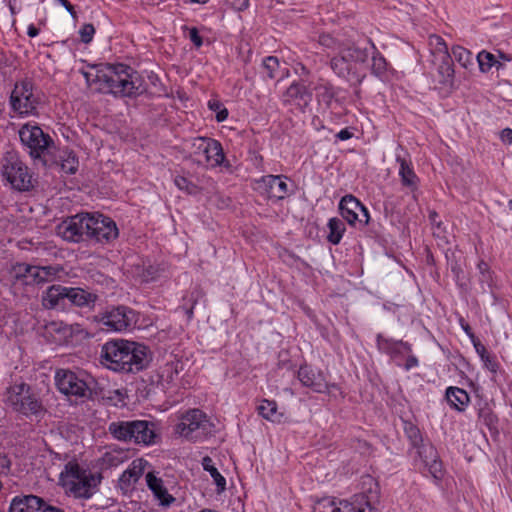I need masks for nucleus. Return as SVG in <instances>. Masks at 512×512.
Masks as SVG:
<instances>
[{"instance_id":"nucleus-1","label":"nucleus","mask_w":512,"mask_h":512,"mask_svg":"<svg viewBox=\"0 0 512 512\" xmlns=\"http://www.w3.org/2000/svg\"><path fill=\"white\" fill-rule=\"evenodd\" d=\"M151 361L148 348L136 342L115 340L105 343L101 350V363L119 373H137Z\"/></svg>"},{"instance_id":"nucleus-2","label":"nucleus","mask_w":512,"mask_h":512,"mask_svg":"<svg viewBox=\"0 0 512 512\" xmlns=\"http://www.w3.org/2000/svg\"><path fill=\"white\" fill-rule=\"evenodd\" d=\"M379 498L378 484L373 483L366 492L354 495L352 501L322 498L315 503L314 512H381Z\"/></svg>"},{"instance_id":"nucleus-3","label":"nucleus","mask_w":512,"mask_h":512,"mask_svg":"<svg viewBox=\"0 0 512 512\" xmlns=\"http://www.w3.org/2000/svg\"><path fill=\"white\" fill-rule=\"evenodd\" d=\"M368 57L369 52L366 48L343 45L339 47V54L331 59V68L337 75L358 86L366 77V73L359 65H363Z\"/></svg>"},{"instance_id":"nucleus-4","label":"nucleus","mask_w":512,"mask_h":512,"mask_svg":"<svg viewBox=\"0 0 512 512\" xmlns=\"http://www.w3.org/2000/svg\"><path fill=\"white\" fill-rule=\"evenodd\" d=\"M105 89L120 97H134L145 91L142 77L130 66L124 64L108 65Z\"/></svg>"},{"instance_id":"nucleus-5","label":"nucleus","mask_w":512,"mask_h":512,"mask_svg":"<svg viewBox=\"0 0 512 512\" xmlns=\"http://www.w3.org/2000/svg\"><path fill=\"white\" fill-rule=\"evenodd\" d=\"M54 378L57 389L66 396L93 399L97 395V381L85 371L58 369Z\"/></svg>"},{"instance_id":"nucleus-6","label":"nucleus","mask_w":512,"mask_h":512,"mask_svg":"<svg viewBox=\"0 0 512 512\" xmlns=\"http://www.w3.org/2000/svg\"><path fill=\"white\" fill-rule=\"evenodd\" d=\"M61 480L75 498L88 499L96 492L101 476L80 467L78 463L69 462L61 473Z\"/></svg>"},{"instance_id":"nucleus-7","label":"nucleus","mask_w":512,"mask_h":512,"mask_svg":"<svg viewBox=\"0 0 512 512\" xmlns=\"http://www.w3.org/2000/svg\"><path fill=\"white\" fill-rule=\"evenodd\" d=\"M19 136L22 143L29 148L33 159L39 160L45 167L58 164L54 156L55 143L40 127L25 125L20 129Z\"/></svg>"},{"instance_id":"nucleus-8","label":"nucleus","mask_w":512,"mask_h":512,"mask_svg":"<svg viewBox=\"0 0 512 512\" xmlns=\"http://www.w3.org/2000/svg\"><path fill=\"white\" fill-rule=\"evenodd\" d=\"M0 171L3 180L17 191H29L34 187L32 173L14 150L3 154L0 160Z\"/></svg>"},{"instance_id":"nucleus-9","label":"nucleus","mask_w":512,"mask_h":512,"mask_svg":"<svg viewBox=\"0 0 512 512\" xmlns=\"http://www.w3.org/2000/svg\"><path fill=\"white\" fill-rule=\"evenodd\" d=\"M212 423L200 409H190L179 417L175 433L189 441H199L212 432Z\"/></svg>"},{"instance_id":"nucleus-10","label":"nucleus","mask_w":512,"mask_h":512,"mask_svg":"<svg viewBox=\"0 0 512 512\" xmlns=\"http://www.w3.org/2000/svg\"><path fill=\"white\" fill-rule=\"evenodd\" d=\"M94 320L105 326L107 330L124 332L136 326L138 315L130 307L118 305L107 307L106 310L96 314Z\"/></svg>"},{"instance_id":"nucleus-11","label":"nucleus","mask_w":512,"mask_h":512,"mask_svg":"<svg viewBox=\"0 0 512 512\" xmlns=\"http://www.w3.org/2000/svg\"><path fill=\"white\" fill-rule=\"evenodd\" d=\"M6 402L14 411L25 416H38L44 412L41 401L30 392V387L24 383L8 388Z\"/></svg>"},{"instance_id":"nucleus-12","label":"nucleus","mask_w":512,"mask_h":512,"mask_svg":"<svg viewBox=\"0 0 512 512\" xmlns=\"http://www.w3.org/2000/svg\"><path fill=\"white\" fill-rule=\"evenodd\" d=\"M10 104L13 111L20 115L36 114L39 98L34 94L30 81H21L15 84L11 92Z\"/></svg>"},{"instance_id":"nucleus-13","label":"nucleus","mask_w":512,"mask_h":512,"mask_svg":"<svg viewBox=\"0 0 512 512\" xmlns=\"http://www.w3.org/2000/svg\"><path fill=\"white\" fill-rule=\"evenodd\" d=\"M89 217V213L68 217L57 226V235L65 241L74 243L88 239Z\"/></svg>"},{"instance_id":"nucleus-14","label":"nucleus","mask_w":512,"mask_h":512,"mask_svg":"<svg viewBox=\"0 0 512 512\" xmlns=\"http://www.w3.org/2000/svg\"><path fill=\"white\" fill-rule=\"evenodd\" d=\"M116 223L102 214H90L88 239L101 244H110L118 237Z\"/></svg>"},{"instance_id":"nucleus-15","label":"nucleus","mask_w":512,"mask_h":512,"mask_svg":"<svg viewBox=\"0 0 512 512\" xmlns=\"http://www.w3.org/2000/svg\"><path fill=\"white\" fill-rule=\"evenodd\" d=\"M192 153L196 156H204L205 161L211 167H218L224 164L225 155L222 145L219 141L206 138L197 137L191 142Z\"/></svg>"},{"instance_id":"nucleus-16","label":"nucleus","mask_w":512,"mask_h":512,"mask_svg":"<svg viewBox=\"0 0 512 512\" xmlns=\"http://www.w3.org/2000/svg\"><path fill=\"white\" fill-rule=\"evenodd\" d=\"M53 508L43 498L33 494H20L10 503L9 512H48Z\"/></svg>"},{"instance_id":"nucleus-17","label":"nucleus","mask_w":512,"mask_h":512,"mask_svg":"<svg viewBox=\"0 0 512 512\" xmlns=\"http://www.w3.org/2000/svg\"><path fill=\"white\" fill-rule=\"evenodd\" d=\"M297 377L303 386L311 388L316 393H325L329 390L330 386L321 370L302 365L298 370Z\"/></svg>"},{"instance_id":"nucleus-18","label":"nucleus","mask_w":512,"mask_h":512,"mask_svg":"<svg viewBox=\"0 0 512 512\" xmlns=\"http://www.w3.org/2000/svg\"><path fill=\"white\" fill-rule=\"evenodd\" d=\"M259 189L270 199L282 200L289 194L286 177L266 175L258 181Z\"/></svg>"},{"instance_id":"nucleus-19","label":"nucleus","mask_w":512,"mask_h":512,"mask_svg":"<svg viewBox=\"0 0 512 512\" xmlns=\"http://www.w3.org/2000/svg\"><path fill=\"white\" fill-rule=\"evenodd\" d=\"M431 40L435 42L437 50L439 52L440 64L438 66V74L442 84L451 85L454 79V68L451 55L448 53V48L443 39L439 36L431 37Z\"/></svg>"},{"instance_id":"nucleus-20","label":"nucleus","mask_w":512,"mask_h":512,"mask_svg":"<svg viewBox=\"0 0 512 512\" xmlns=\"http://www.w3.org/2000/svg\"><path fill=\"white\" fill-rule=\"evenodd\" d=\"M129 434L131 435L129 442L139 445L153 444L156 438L154 424L146 420L130 421Z\"/></svg>"},{"instance_id":"nucleus-21","label":"nucleus","mask_w":512,"mask_h":512,"mask_svg":"<svg viewBox=\"0 0 512 512\" xmlns=\"http://www.w3.org/2000/svg\"><path fill=\"white\" fill-rule=\"evenodd\" d=\"M69 287L62 285H51L42 294V305L50 310H64L68 301Z\"/></svg>"},{"instance_id":"nucleus-22","label":"nucleus","mask_w":512,"mask_h":512,"mask_svg":"<svg viewBox=\"0 0 512 512\" xmlns=\"http://www.w3.org/2000/svg\"><path fill=\"white\" fill-rule=\"evenodd\" d=\"M68 301L78 308H87L92 310L99 300V295L81 288V287H69Z\"/></svg>"},{"instance_id":"nucleus-23","label":"nucleus","mask_w":512,"mask_h":512,"mask_svg":"<svg viewBox=\"0 0 512 512\" xmlns=\"http://www.w3.org/2000/svg\"><path fill=\"white\" fill-rule=\"evenodd\" d=\"M312 100V93L303 83L294 82L286 90L284 101L305 108Z\"/></svg>"},{"instance_id":"nucleus-24","label":"nucleus","mask_w":512,"mask_h":512,"mask_svg":"<svg viewBox=\"0 0 512 512\" xmlns=\"http://www.w3.org/2000/svg\"><path fill=\"white\" fill-rule=\"evenodd\" d=\"M145 479L148 488L152 491L160 505L169 507L175 501V498L165 488L163 480L157 477L154 472H148Z\"/></svg>"},{"instance_id":"nucleus-25","label":"nucleus","mask_w":512,"mask_h":512,"mask_svg":"<svg viewBox=\"0 0 512 512\" xmlns=\"http://www.w3.org/2000/svg\"><path fill=\"white\" fill-rule=\"evenodd\" d=\"M419 457L422 459L425 466L428 467L429 472L434 478L441 477V463L437 460V452L430 444H422L417 451Z\"/></svg>"},{"instance_id":"nucleus-26","label":"nucleus","mask_w":512,"mask_h":512,"mask_svg":"<svg viewBox=\"0 0 512 512\" xmlns=\"http://www.w3.org/2000/svg\"><path fill=\"white\" fill-rule=\"evenodd\" d=\"M362 209V203L353 195H345L339 203L341 216L350 224L355 225L358 220V212Z\"/></svg>"},{"instance_id":"nucleus-27","label":"nucleus","mask_w":512,"mask_h":512,"mask_svg":"<svg viewBox=\"0 0 512 512\" xmlns=\"http://www.w3.org/2000/svg\"><path fill=\"white\" fill-rule=\"evenodd\" d=\"M396 161L399 163V176L402 185L410 189L411 192L416 191L419 185V178L415 174L411 164L400 156H397Z\"/></svg>"},{"instance_id":"nucleus-28","label":"nucleus","mask_w":512,"mask_h":512,"mask_svg":"<svg viewBox=\"0 0 512 512\" xmlns=\"http://www.w3.org/2000/svg\"><path fill=\"white\" fill-rule=\"evenodd\" d=\"M478 271H479V285L481 288L482 293H486L490 291L492 298L494 302L497 300L494 292H493V286H494V279L493 274L490 271L489 265L485 261H480L477 265Z\"/></svg>"},{"instance_id":"nucleus-29","label":"nucleus","mask_w":512,"mask_h":512,"mask_svg":"<svg viewBox=\"0 0 512 512\" xmlns=\"http://www.w3.org/2000/svg\"><path fill=\"white\" fill-rule=\"evenodd\" d=\"M448 403L458 411H464L470 401L468 393L458 387H449L446 391Z\"/></svg>"},{"instance_id":"nucleus-30","label":"nucleus","mask_w":512,"mask_h":512,"mask_svg":"<svg viewBox=\"0 0 512 512\" xmlns=\"http://www.w3.org/2000/svg\"><path fill=\"white\" fill-rule=\"evenodd\" d=\"M93 69L95 71L82 72L87 84L91 86L93 83H99L101 85L100 89L104 90L107 81L108 65H97Z\"/></svg>"},{"instance_id":"nucleus-31","label":"nucleus","mask_w":512,"mask_h":512,"mask_svg":"<svg viewBox=\"0 0 512 512\" xmlns=\"http://www.w3.org/2000/svg\"><path fill=\"white\" fill-rule=\"evenodd\" d=\"M259 414L272 422H281L282 413L277 410V403L272 400L263 399L257 407Z\"/></svg>"},{"instance_id":"nucleus-32","label":"nucleus","mask_w":512,"mask_h":512,"mask_svg":"<svg viewBox=\"0 0 512 512\" xmlns=\"http://www.w3.org/2000/svg\"><path fill=\"white\" fill-rule=\"evenodd\" d=\"M129 428L130 421H115L108 425V432L118 441L129 442L131 440Z\"/></svg>"},{"instance_id":"nucleus-33","label":"nucleus","mask_w":512,"mask_h":512,"mask_svg":"<svg viewBox=\"0 0 512 512\" xmlns=\"http://www.w3.org/2000/svg\"><path fill=\"white\" fill-rule=\"evenodd\" d=\"M203 469L209 472L210 476L213 478L214 483L217 486V492L221 493L226 489V479L219 473L217 468L214 466L212 458L209 456H205L202 459Z\"/></svg>"},{"instance_id":"nucleus-34","label":"nucleus","mask_w":512,"mask_h":512,"mask_svg":"<svg viewBox=\"0 0 512 512\" xmlns=\"http://www.w3.org/2000/svg\"><path fill=\"white\" fill-rule=\"evenodd\" d=\"M328 229L327 240L334 245L338 244L346 230L343 221L339 218H331L328 222Z\"/></svg>"},{"instance_id":"nucleus-35","label":"nucleus","mask_w":512,"mask_h":512,"mask_svg":"<svg viewBox=\"0 0 512 512\" xmlns=\"http://www.w3.org/2000/svg\"><path fill=\"white\" fill-rule=\"evenodd\" d=\"M476 59L479 69L483 73L488 72L492 67L500 69L503 66L502 63L496 59L495 55L485 50L479 52Z\"/></svg>"},{"instance_id":"nucleus-36","label":"nucleus","mask_w":512,"mask_h":512,"mask_svg":"<svg viewBox=\"0 0 512 512\" xmlns=\"http://www.w3.org/2000/svg\"><path fill=\"white\" fill-rule=\"evenodd\" d=\"M376 341L378 349L387 354H392L393 347L396 346H402L404 351L406 352L411 351V345L409 343L404 342L402 340L395 341L393 339H387L382 334L377 335Z\"/></svg>"},{"instance_id":"nucleus-37","label":"nucleus","mask_w":512,"mask_h":512,"mask_svg":"<svg viewBox=\"0 0 512 512\" xmlns=\"http://www.w3.org/2000/svg\"><path fill=\"white\" fill-rule=\"evenodd\" d=\"M61 169L68 174L76 173L78 169V159L72 151H63L59 155Z\"/></svg>"},{"instance_id":"nucleus-38","label":"nucleus","mask_w":512,"mask_h":512,"mask_svg":"<svg viewBox=\"0 0 512 512\" xmlns=\"http://www.w3.org/2000/svg\"><path fill=\"white\" fill-rule=\"evenodd\" d=\"M452 55L455 60L466 69L474 64L472 53L462 46H454L452 48Z\"/></svg>"},{"instance_id":"nucleus-39","label":"nucleus","mask_w":512,"mask_h":512,"mask_svg":"<svg viewBox=\"0 0 512 512\" xmlns=\"http://www.w3.org/2000/svg\"><path fill=\"white\" fill-rule=\"evenodd\" d=\"M371 71L372 74L379 78H383L386 75L387 62L379 53L373 54L372 56Z\"/></svg>"},{"instance_id":"nucleus-40","label":"nucleus","mask_w":512,"mask_h":512,"mask_svg":"<svg viewBox=\"0 0 512 512\" xmlns=\"http://www.w3.org/2000/svg\"><path fill=\"white\" fill-rule=\"evenodd\" d=\"M334 95L333 87L329 84H321L316 87V96L318 100L326 103L327 105L331 102Z\"/></svg>"},{"instance_id":"nucleus-41","label":"nucleus","mask_w":512,"mask_h":512,"mask_svg":"<svg viewBox=\"0 0 512 512\" xmlns=\"http://www.w3.org/2000/svg\"><path fill=\"white\" fill-rule=\"evenodd\" d=\"M262 68L264 70V73H266V75L269 78H271V79L275 78V76H276L275 72L279 68V60H278V58L274 57V56L266 57L263 60Z\"/></svg>"},{"instance_id":"nucleus-42","label":"nucleus","mask_w":512,"mask_h":512,"mask_svg":"<svg viewBox=\"0 0 512 512\" xmlns=\"http://www.w3.org/2000/svg\"><path fill=\"white\" fill-rule=\"evenodd\" d=\"M174 183L180 190L186 191L188 194H197L199 191L197 185L183 176H176Z\"/></svg>"},{"instance_id":"nucleus-43","label":"nucleus","mask_w":512,"mask_h":512,"mask_svg":"<svg viewBox=\"0 0 512 512\" xmlns=\"http://www.w3.org/2000/svg\"><path fill=\"white\" fill-rule=\"evenodd\" d=\"M62 270L63 268L59 265L40 266V273L44 283L54 280Z\"/></svg>"},{"instance_id":"nucleus-44","label":"nucleus","mask_w":512,"mask_h":512,"mask_svg":"<svg viewBox=\"0 0 512 512\" xmlns=\"http://www.w3.org/2000/svg\"><path fill=\"white\" fill-rule=\"evenodd\" d=\"M319 44L323 47L339 52V47H343V44L339 43L335 38L329 34H322L319 36Z\"/></svg>"},{"instance_id":"nucleus-45","label":"nucleus","mask_w":512,"mask_h":512,"mask_svg":"<svg viewBox=\"0 0 512 512\" xmlns=\"http://www.w3.org/2000/svg\"><path fill=\"white\" fill-rule=\"evenodd\" d=\"M46 328L48 329V331L50 333H52V332L59 333L64 337L71 334L70 327L67 324H65L64 322L52 321L46 326Z\"/></svg>"},{"instance_id":"nucleus-46","label":"nucleus","mask_w":512,"mask_h":512,"mask_svg":"<svg viewBox=\"0 0 512 512\" xmlns=\"http://www.w3.org/2000/svg\"><path fill=\"white\" fill-rule=\"evenodd\" d=\"M142 474L141 460H139V464H136V461L133 462V467L131 469L126 470L123 473V478L129 476V480H133V482H137Z\"/></svg>"},{"instance_id":"nucleus-47","label":"nucleus","mask_w":512,"mask_h":512,"mask_svg":"<svg viewBox=\"0 0 512 512\" xmlns=\"http://www.w3.org/2000/svg\"><path fill=\"white\" fill-rule=\"evenodd\" d=\"M79 34L83 43H90L95 34V28L92 24H84L80 29Z\"/></svg>"},{"instance_id":"nucleus-48","label":"nucleus","mask_w":512,"mask_h":512,"mask_svg":"<svg viewBox=\"0 0 512 512\" xmlns=\"http://www.w3.org/2000/svg\"><path fill=\"white\" fill-rule=\"evenodd\" d=\"M406 433L411 439L413 445L419 448L420 446H418V444L422 441L419 429L410 424L408 427H406Z\"/></svg>"},{"instance_id":"nucleus-49","label":"nucleus","mask_w":512,"mask_h":512,"mask_svg":"<svg viewBox=\"0 0 512 512\" xmlns=\"http://www.w3.org/2000/svg\"><path fill=\"white\" fill-rule=\"evenodd\" d=\"M28 269V278L31 279L33 283L40 284L44 283L42 279V274L40 273V266H34L33 268Z\"/></svg>"},{"instance_id":"nucleus-50","label":"nucleus","mask_w":512,"mask_h":512,"mask_svg":"<svg viewBox=\"0 0 512 512\" xmlns=\"http://www.w3.org/2000/svg\"><path fill=\"white\" fill-rule=\"evenodd\" d=\"M479 417L484 419L486 425L490 426L495 421V416L491 413L489 408H481L479 410Z\"/></svg>"},{"instance_id":"nucleus-51","label":"nucleus","mask_w":512,"mask_h":512,"mask_svg":"<svg viewBox=\"0 0 512 512\" xmlns=\"http://www.w3.org/2000/svg\"><path fill=\"white\" fill-rule=\"evenodd\" d=\"M189 38L197 48L202 46V37L199 35V31L197 28L192 27L189 29Z\"/></svg>"},{"instance_id":"nucleus-52","label":"nucleus","mask_w":512,"mask_h":512,"mask_svg":"<svg viewBox=\"0 0 512 512\" xmlns=\"http://www.w3.org/2000/svg\"><path fill=\"white\" fill-rule=\"evenodd\" d=\"M482 361L484 362L485 368H487L489 371H491L493 373L497 372L498 362L496 361V359L494 357L488 355V356H485V358L482 359Z\"/></svg>"},{"instance_id":"nucleus-53","label":"nucleus","mask_w":512,"mask_h":512,"mask_svg":"<svg viewBox=\"0 0 512 512\" xmlns=\"http://www.w3.org/2000/svg\"><path fill=\"white\" fill-rule=\"evenodd\" d=\"M231 6L237 11H244L249 6V0H228Z\"/></svg>"},{"instance_id":"nucleus-54","label":"nucleus","mask_w":512,"mask_h":512,"mask_svg":"<svg viewBox=\"0 0 512 512\" xmlns=\"http://www.w3.org/2000/svg\"><path fill=\"white\" fill-rule=\"evenodd\" d=\"M56 2L60 3L73 17V19H77V13L75 11L74 6L68 1V0H55Z\"/></svg>"},{"instance_id":"nucleus-55","label":"nucleus","mask_w":512,"mask_h":512,"mask_svg":"<svg viewBox=\"0 0 512 512\" xmlns=\"http://www.w3.org/2000/svg\"><path fill=\"white\" fill-rule=\"evenodd\" d=\"M359 212L362 213V217L361 218L358 217L357 221H359V223H361L363 225H367L369 222L370 216H369V212H368L367 208L363 204H362V209H360Z\"/></svg>"},{"instance_id":"nucleus-56","label":"nucleus","mask_w":512,"mask_h":512,"mask_svg":"<svg viewBox=\"0 0 512 512\" xmlns=\"http://www.w3.org/2000/svg\"><path fill=\"white\" fill-rule=\"evenodd\" d=\"M500 138L503 142L511 143L512 142V129L505 128L501 131Z\"/></svg>"},{"instance_id":"nucleus-57","label":"nucleus","mask_w":512,"mask_h":512,"mask_svg":"<svg viewBox=\"0 0 512 512\" xmlns=\"http://www.w3.org/2000/svg\"><path fill=\"white\" fill-rule=\"evenodd\" d=\"M474 346H475L476 352L481 357V360L484 359L485 356L489 355L487 350H486V348H485V346L482 345L481 343H475Z\"/></svg>"},{"instance_id":"nucleus-58","label":"nucleus","mask_w":512,"mask_h":512,"mask_svg":"<svg viewBox=\"0 0 512 512\" xmlns=\"http://www.w3.org/2000/svg\"><path fill=\"white\" fill-rule=\"evenodd\" d=\"M418 365V359L415 356H409L405 363V369L410 370Z\"/></svg>"},{"instance_id":"nucleus-59","label":"nucleus","mask_w":512,"mask_h":512,"mask_svg":"<svg viewBox=\"0 0 512 512\" xmlns=\"http://www.w3.org/2000/svg\"><path fill=\"white\" fill-rule=\"evenodd\" d=\"M336 137L344 141L350 139L352 137V133L348 129H342L337 133Z\"/></svg>"},{"instance_id":"nucleus-60","label":"nucleus","mask_w":512,"mask_h":512,"mask_svg":"<svg viewBox=\"0 0 512 512\" xmlns=\"http://www.w3.org/2000/svg\"><path fill=\"white\" fill-rule=\"evenodd\" d=\"M27 268H33V265L29 264H19L18 265V273L21 274V276L28 278V269Z\"/></svg>"},{"instance_id":"nucleus-61","label":"nucleus","mask_w":512,"mask_h":512,"mask_svg":"<svg viewBox=\"0 0 512 512\" xmlns=\"http://www.w3.org/2000/svg\"><path fill=\"white\" fill-rule=\"evenodd\" d=\"M228 117V111L226 108H221L217 114H216V120L218 122H223L224 120H226Z\"/></svg>"},{"instance_id":"nucleus-62","label":"nucleus","mask_w":512,"mask_h":512,"mask_svg":"<svg viewBox=\"0 0 512 512\" xmlns=\"http://www.w3.org/2000/svg\"><path fill=\"white\" fill-rule=\"evenodd\" d=\"M27 34L29 37H36L39 34V29L31 24L28 27Z\"/></svg>"},{"instance_id":"nucleus-63","label":"nucleus","mask_w":512,"mask_h":512,"mask_svg":"<svg viewBox=\"0 0 512 512\" xmlns=\"http://www.w3.org/2000/svg\"><path fill=\"white\" fill-rule=\"evenodd\" d=\"M208 106L213 111H219L222 107L221 103L218 101H209Z\"/></svg>"},{"instance_id":"nucleus-64","label":"nucleus","mask_w":512,"mask_h":512,"mask_svg":"<svg viewBox=\"0 0 512 512\" xmlns=\"http://www.w3.org/2000/svg\"><path fill=\"white\" fill-rule=\"evenodd\" d=\"M106 461L111 465H116L120 460H118L116 457L111 455L110 453L105 454Z\"/></svg>"}]
</instances>
